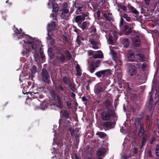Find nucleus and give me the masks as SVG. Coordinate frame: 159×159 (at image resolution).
I'll use <instances>...</instances> for the list:
<instances>
[{
  "mask_svg": "<svg viewBox=\"0 0 159 159\" xmlns=\"http://www.w3.org/2000/svg\"><path fill=\"white\" fill-rule=\"evenodd\" d=\"M39 46V45L36 43H31L29 41L26 43V41H25L24 44V49L21 52L22 55L28 57L29 53L33 50L36 52L38 49Z\"/></svg>",
  "mask_w": 159,
  "mask_h": 159,
  "instance_id": "obj_1",
  "label": "nucleus"
},
{
  "mask_svg": "<svg viewBox=\"0 0 159 159\" xmlns=\"http://www.w3.org/2000/svg\"><path fill=\"white\" fill-rule=\"evenodd\" d=\"M117 116L113 109H108L103 111L101 114V117L102 120L108 121L111 118H116Z\"/></svg>",
  "mask_w": 159,
  "mask_h": 159,
  "instance_id": "obj_2",
  "label": "nucleus"
},
{
  "mask_svg": "<svg viewBox=\"0 0 159 159\" xmlns=\"http://www.w3.org/2000/svg\"><path fill=\"white\" fill-rule=\"evenodd\" d=\"M60 113H61L62 118L59 119V124L61 125L69 124L70 123V121L67 120V119L71 118L69 111L66 110H61L60 111Z\"/></svg>",
  "mask_w": 159,
  "mask_h": 159,
  "instance_id": "obj_3",
  "label": "nucleus"
},
{
  "mask_svg": "<svg viewBox=\"0 0 159 159\" xmlns=\"http://www.w3.org/2000/svg\"><path fill=\"white\" fill-rule=\"evenodd\" d=\"M50 98L56 102L57 107L61 108L62 107V103L60 96L57 95L54 90H51L50 92Z\"/></svg>",
  "mask_w": 159,
  "mask_h": 159,
  "instance_id": "obj_4",
  "label": "nucleus"
},
{
  "mask_svg": "<svg viewBox=\"0 0 159 159\" xmlns=\"http://www.w3.org/2000/svg\"><path fill=\"white\" fill-rule=\"evenodd\" d=\"M56 52L57 55V57L58 61L61 62H64L66 57L64 54V53H65L64 48L60 47H57L56 48Z\"/></svg>",
  "mask_w": 159,
  "mask_h": 159,
  "instance_id": "obj_5",
  "label": "nucleus"
},
{
  "mask_svg": "<svg viewBox=\"0 0 159 159\" xmlns=\"http://www.w3.org/2000/svg\"><path fill=\"white\" fill-rule=\"evenodd\" d=\"M101 60H98L95 61L94 60H92L89 62V69L90 73H93L95 71L96 68L99 67L100 65Z\"/></svg>",
  "mask_w": 159,
  "mask_h": 159,
  "instance_id": "obj_6",
  "label": "nucleus"
},
{
  "mask_svg": "<svg viewBox=\"0 0 159 159\" xmlns=\"http://www.w3.org/2000/svg\"><path fill=\"white\" fill-rule=\"evenodd\" d=\"M41 77L42 80L44 82L48 84H50L51 83L50 76L47 70L45 68H43L42 70Z\"/></svg>",
  "mask_w": 159,
  "mask_h": 159,
  "instance_id": "obj_7",
  "label": "nucleus"
},
{
  "mask_svg": "<svg viewBox=\"0 0 159 159\" xmlns=\"http://www.w3.org/2000/svg\"><path fill=\"white\" fill-rule=\"evenodd\" d=\"M111 75V71L109 69L101 70L97 72L95 75L97 77L100 78L102 77H104L108 75Z\"/></svg>",
  "mask_w": 159,
  "mask_h": 159,
  "instance_id": "obj_8",
  "label": "nucleus"
},
{
  "mask_svg": "<svg viewBox=\"0 0 159 159\" xmlns=\"http://www.w3.org/2000/svg\"><path fill=\"white\" fill-rule=\"evenodd\" d=\"M94 91L95 93L97 95L105 91V89L102 83L99 82L97 84L94 86Z\"/></svg>",
  "mask_w": 159,
  "mask_h": 159,
  "instance_id": "obj_9",
  "label": "nucleus"
},
{
  "mask_svg": "<svg viewBox=\"0 0 159 159\" xmlns=\"http://www.w3.org/2000/svg\"><path fill=\"white\" fill-rule=\"evenodd\" d=\"M121 31L125 33L127 35H129L132 32V28L128 25H125L124 26H123L120 27Z\"/></svg>",
  "mask_w": 159,
  "mask_h": 159,
  "instance_id": "obj_10",
  "label": "nucleus"
},
{
  "mask_svg": "<svg viewBox=\"0 0 159 159\" xmlns=\"http://www.w3.org/2000/svg\"><path fill=\"white\" fill-rule=\"evenodd\" d=\"M106 150L104 148H99L96 151V155L98 157H104L106 155Z\"/></svg>",
  "mask_w": 159,
  "mask_h": 159,
  "instance_id": "obj_11",
  "label": "nucleus"
},
{
  "mask_svg": "<svg viewBox=\"0 0 159 159\" xmlns=\"http://www.w3.org/2000/svg\"><path fill=\"white\" fill-rule=\"evenodd\" d=\"M25 38L26 39H27V41H25V40H23V41L24 43V41H26V43H27L28 41H29L30 42H31V43H36L37 44H38L37 42H34L30 41V40H33V38L29 36L28 35L25 34L24 32H23L20 35V36L18 37V39H21L22 38Z\"/></svg>",
  "mask_w": 159,
  "mask_h": 159,
  "instance_id": "obj_12",
  "label": "nucleus"
},
{
  "mask_svg": "<svg viewBox=\"0 0 159 159\" xmlns=\"http://www.w3.org/2000/svg\"><path fill=\"white\" fill-rule=\"evenodd\" d=\"M135 57V54L133 50L131 49L128 51L127 53V58L129 61H134Z\"/></svg>",
  "mask_w": 159,
  "mask_h": 159,
  "instance_id": "obj_13",
  "label": "nucleus"
},
{
  "mask_svg": "<svg viewBox=\"0 0 159 159\" xmlns=\"http://www.w3.org/2000/svg\"><path fill=\"white\" fill-rule=\"evenodd\" d=\"M104 106L107 109H112L113 108L112 101L109 99H107L104 101Z\"/></svg>",
  "mask_w": 159,
  "mask_h": 159,
  "instance_id": "obj_14",
  "label": "nucleus"
},
{
  "mask_svg": "<svg viewBox=\"0 0 159 159\" xmlns=\"http://www.w3.org/2000/svg\"><path fill=\"white\" fill-rule=\"evenodd\" d=\"M84 20V17L82 16L81 15L77 16L75 18V22L77 23L79 26H80V25H81L82 22Z\"/></svg>",
  "mask_w": 159,
  "mask_h": 159,
  "instance_id": "obj_15",
  "label": "nucleus"
},
{
  "mask_svg": "<svg viewBox=\"0 0 159 159\" xmlns=\"http://www.w3.org/2000/svg\"><path fill=\"white\" fill-rule=\"evenodd\" d=\"M136 70L135 66L131 65L129 67L128 71L129 74L131 76L135 75L136 73Z\"/></svg>",
  "mask_w": 159,
  "mask_h": 159,
  "instance_id": "obj_16",
  "label": "nucleus"
},
{
  "mask_svg": "<svg viewBox=\"0 0 159 159\" xmlns=\"http://www.w3.org/2000/svg\"><path fill=\"white\" fill-rule=\"evenodd\" d=\"M102 126L106 128L110 129H112L114 127L113 123L108 121L104 122L102 124Z\"/></svg>",
  "mask_w": 159,
  "mask_h": 159,
  "instance_id": "obj_17",
  "label": "nucleus"
},
{
  "mask_svg": "<svg viewBox=\"0 0 159 159\" xmlns=\"http://www.w3.org/2000/svg\"><path fill=\"white\" fill-rule=\"evenodd\" d=\"M140 39L138 36L134 38L133 39V45L136 47H138L140 46Z\"/></svg>",
  "mask_w": 159,
  "mask_h": 159,
  "instance_id": "obj_18",
  "label": "nucleus"
},
{
  "mask_svg": "<svg viewBox=\"0 0 159 159\" xmlns=\"http://www.w3.org/2000/svg\"><path fill=\"white\" fill-rule=\"evenodd\" d=\"M56 27V22L55 21H52L51 22V24H49L48 25L47 27V30L48 31H51L52 30H54Z\"/></svg>",
  "mask_w": 159,
  "mask_h": 159,
  "instance_id": "obj_19",
  "label": "nucleus"
},
{
  "mask_svg": "<svg viewBox=\"0 0 159 159\" xmlns=\"http://www.w3.org/2000/svg\"><path fill=\"white\" fill-rule=\"evenodd\" d=\"M31 95H33L34 98H42L43 97V96L42 94H40L38 92L33 91L31 92Z\"/></svg>",
  "mask_w": 159,
  "mask_h": 159,
  "instance_id": "obj_20",
  "label": "nucleus"
},
{
  "mask_svg": "<svg viewBox=\"0 0 159 159\" xmlns=\"http://www.w3.org/2000/svg\"><path fill=\"white\" fill-rule=\"evenodd\" d=\"M97 52L98 53L94 54L93 55V57L94 59L96 58H102L103 57V54L101 50H99L97 51Z\"/></svg>",
  "mask_w": 159,
  "mask_h": 159,
  "instance_id": "obj_21",
  "label": "nucleus"
},
{
  "mask_svg": "<svg viewBox=\"0 0 159 159\" xmlns=\"http://www.w3.org/2000/svg\"><path fill=\"white\" fill-rule=\"evenodd\" d=\"M89 24V22L87 21H84L83 22L82 24L80 25V27L83 30H86L88 29V25Z\"/></svg>",
  "mask_w": 159,
  "mask_h": 159,
  "instance_id": "obj_22",
  "label": "nucleus"
},
{
  "mask_svg": "<svg viewBox=\"0 0 159 159\" xmlns=\"http://www.w3.org/2000/svg\"><path fill=\"white\" fill-rule=\"evenodd\" d=\"M128 7L129 9L131 11V12H132L133 13L137 15L139 14V12L137 10L135 9L133 7L131 6L130 4H128Z\"/></svg>",
  "mask_w": 159,
  "mask_h": 159,
  "instance_id": "obj_23",
  "label": "nucleus"
},
{
  "mask_svg": "<svg viewBox=\"0 0 159 159\" xmlns=\"http://www.w3.org/2000/svg\"><path fill=\"white\" fill-rule=\"evenodd\" d=\"M122 43L124 46L125 48H127L129 47L130 43L129 39L127 38L123 39Z\"/></svg>",
  "mask_w": 159,
  "mask_h": 159,
  "instance_id": "obj_24",
  "label": "nucleus"
},
{
  "mask_svg": "<svg viewBox=\"0 0 159 159\" xmlns=\"http://www.w3.org/2000/svg\"><path fill=\"white\" fill-rule=\"evenodd\" d=\"M63 81L64 84L66 85H69L71 83L69 77L66 76L63 77Z\"/></svg>",
  "mask_w": 159,
  "mask_h": 159,
  "instance_id": "obj_25",
  "label": "nucleus"
},
{
  "mask_svg": "<svg viewBox=\"0 0 159 159\" xmlns=\"http://www.w3.org/2000/svg\"><path fill=\"white\" fill-rule=\"evenodd\" d=\"M76 76H80L82 74L81 70L80 69V66L78 64H77L76 66Z\"/></svg>",
  "mask_w": 159,
  "mask_h": 159,
  "instance_id": "obj_26",
  "label": "nucleus"
},
{
  "mask_svg": "<svg viewBox=\"0 0 159 159\" xmlns=\"http://www.w3.org/2000/svg\"><path fill=\"white\" fill-rule=\"evenodd\" d=\"M90 42L91 44L93 45V49H97L98 48V44L93 39H91L90 40Z\"/></svg>",
  "mask_w": 159,
  "mask_h": 159,
  "instance_id": "obj_27",
  "label": "nucleus"
},
{
  "mask_svg": "<svg viewBox=\"0 0 159 159\" xmlns=\"http://www.w3.org/2000/svg\"><path fill=\"white\" fill-rule=\"evenodd\" d=\"M104 16L107 20L108 21H113V19L111 13L108 14V16L105 13L104 15Z\"/></svg>",
  "mask_w": 159,
  "mask_h": 159,
  "instance_id": "obj_28",
  "label": "nucleus"
},
{
  "mask_svg": "<svg viewBox=\"0 0 159 159\" xmlns=\"http://www.w3.org/2000/svg\"><path fill=\"white\" fill-rule=\"evenodd\" d=\"M147 139V135H144L143 136V138L142 140V144L141 146V149H142L143 147L145 145L146 141Z\"/></svg>",
  "mask_w": 159,
  "mask_h": 159,
  "instance_id": "obj_29",
  "label": "nucleus"
},
{
  "mask_svg": "<svg viewBox=\"0 0 159 159\" xmlns=\"http://www.w3.org/2000/svg\"><path fill=\"white\" fill-rule=\"evenodd\" d=\"M96 135H98L101 139L104 138L107 136V134L105 133L101 132H98Z\"/></svg>",
  "mask_w": 159,
  "mask_h": 159,
  "instance_id": "obj_30",
  "label": "nucleus"
},
{
  "mask_svg": "<svg viewBox=\"0 0 159 159\" xmlns=\"http://www.w3.org/2000/svg\"><path fill=\"white\" fill-rule=\"evenodd\" d=\"M14 32L15 33V34H14V36H16L18 38V37L20 36V33L19 30L17 28L15 27V29H14Z\"/></svg>",
  "mask_w": 159,
  "mask_h": 159,
  "instance_id": "obj_31",
  "label": "nucleus"
},
{
  "mask_svg": "<svg viewBox=\"0 0 159 159\" xmlns=\"http://www.w3.org/2000/svg\"><path fill=\"white\" fill-rule=\"evenodd\" d=\"M65 53L66 54V58L68 60H70L72 58V55L70 52L67 50H65Z\"/></svg>",
  "mask_w": 159,
  "mask_h": 159,
  "instance_id": "obj_32",
  "label": "nucleus"
},
{
  "mask_svg": "<svg viewBox=\"0 0 159 159\" xmlns=\"http://www.w3.org/2000/svg\"><path fill=\"white\" fill-rule=\"evenodd\" d=\"M141 119L140 118H137L135 119L134 121V125L136 126L139 125L141 121Z\"/></svg>",
  "mask_w": 159,
  "mask_h": 159,
  "instance_id": "obj_33",
  "label": "nucleus"
},
{
  "mask_svg": "<svg viewBox=\"0 0 159 159\" xmlns=\"http://www.w3.org/2000/svg\"><path fill=\"white\" fill-rule=\"evenodd\" d=\"M53 9H52V11H54V12H57L58 11V7H57V4L54 5L53 3L52 4Z\"/></svg>",
  "mask_w": 159,
  "mask_h": 159,
  "instance_id": "obj_34",
  "label": "nucleus"
},
{
  "mask_svg": "<svg viewBox=\"0 0 159 159\" xmlns=\"http://www.w3.org/2000/svg\"><path fill=\"white\" fill-rule=\"evenodd\" d=\"M136 56L140 58V59L141 61H144L145 57L143 54L141 53H138L137 54Z\"/></svg>",
  "mask_w": 159,
  "mask_h": 159,
  "instance_id": "obj_35",
  "label": "nucleus"
},
{
  "mask_svg": "<svg viewBox=\"0 0 159 159\" xmlns=\"http://www.w3.org/2000/svg\"><path fill=\"white\" fill-rule=\"evenodd\" d=\"M118 6L119 8H121L124 11H126L127 10V7L125 5H122L121 4H118Z\"/></svg>",
  "mask_w": 159,
  "mask_h": 159,
  "instance_id": "obj_36",
  "label": "nucleus"
},
{
  "mask_svg": "<svg viewBox=\"0 0 159 159\" xmlns=\"http://www.w3.org/2000/svg\"><path fill=\"white\" fill-rule=\"evenodd\" d=\"M146 120L147 125L149 126L151 123L150 117L149 116L147 115L146 117Z\"/></svg>",
  "mask_w": 159,
  "mask_h": 159,
  "instance_id": "obj_37",
  "label": "nucleus"
},
{
  "mask_svg": "<svg viewBox=\"0 0 159 159\" xmlns=\"http://www.w3.org/2000/svg\"><path fill=\"white\" fill-rule=\"evenodd\" d=\"M62 17L63 16V15L64 14H68L69 12V10L68 9L66 8H63L62 9Z\"/></svg>",
  "mask_w": 159,
  "mask_h": 159,
  "instance_id": "obj_38",
  "label": "nucleus"
},
{
  "mask_svg": "<svg viewBox=\"0 0 159 159\" xmlns=\"http://www.w3.org/2000/svg\"><path fill=\"white\" fill-rule=\"evenodd\" d=\"M37 67L35 66H33L31 69V72L33 74H35L36 72Z\"/></svg>",
  "mask_w": 159,
  "mask_h": 159,
  "instance_id": "obj_39",
  "label": "nucleus"
},
{
  "mask_svg": "<svg viewBox=\"0 0 159 159\" xmlns=\"http://www.w3.org/2000/svg\"><path fill=\"white\" fill-rule=\"evenodd\" d=\"M71 90L73 92H75V86L72 84V83L69 85Z\"/></svg>",
  "mask_w": 159,
  "mask_h": 159,
  "instance_id": "obj_40",
  "label": "nucleus"
},
{
  "mask_svg": "<svg viewBox=\"0 0 159 159\" xmlns=\"http://www.w3.org/2000/svg\"><path fill=\"white\" fill-rule=\"evenodd\" d=\"M89 13H87L86 14L83 13L82 14V16L83 17H84V20L86 19V20L89 19Z\"/></svg>",
  "mask_w": 159,
  "mask_h": 159,
  "instance_id": "obj_41",
  "label": "nucleus"
},
{
  "mask_svg": "<svg viewBox=\"0 0 159 159\" xmlns=\"http://www.w3.org/2000/svg\"><path fill=\"white\" fill-rule=\"evenodd\" d=\"M145 131H142L140 130L139 133L138 135L140 137H141L143 136H144V135H147L146 134H145L144 133Z\"/></svg>",
  "mask_w": 159,
  "mask_h": 159,
  "instance_id": "obj_42",
  "label": "nucleus"
},
{
  "mask_svg": "<svg viewBox=\"0 0 159 159\" xmlns=\"http://www.w3.org/2000/svg\"><path fill=\"white\" fill-rule=\"evenodd\" d=\"M76 42L77 43L78 46H80L81 44H83V43L81 42V40L79 39L78 38H76Z\"/></svg>",
  "mask_w": 159,
  "mask_h": 159,
  "instance_id": "obj_43",
  "label": "nucleus"
},
{
  "mask_svg": "<svg viewBox=\"0 0 159 159\" xmlns=\"http://www.w3.org/2000/svg\"><path fill=\"white\" fill-rule=\"evenodd\" d=\"M73 28H74V31L77 33V35L79 34V31L80 30L79 29H77L76 27L75 26H73Z\"/></svg>",
  "mask_w": 159,
  "mask_h": 159,
  "instance_id": "obj_44",
  "label": "nucleus"
},
{
  "mask_svg": "<svg viewBox=\"0 0 159 159\" xmlns=\"http://www.w3.org/2000/svg\"><path fill=\"white\" fill-rule=\"evenodd\" d=\"M66 104L67 108L69 109H71L72 108L71 104L68 101L66 102Z\"/></svg>",
  "mask_w": 159,
  "mask_h": 159,
  "instance_id": "obj_45",
  "label": "nucleus"
},
{
  "mask_svg": "<svg viewBox=\"0 0 159 159\" xmlns=\"http://www.w3.org/2000/svg\"><path fill=\"white\" fill-rule=\"evenodd\" d=\"M124 22L125 21L124 20L122 17H121L120 18V20L119 24V26L120 27H121V26H123Z\"/></svg>",
  "mask_w": 159,
  "mask_h": 159,
  "instance_id": "obj_46",
  "label": "nucleus"
},
{
  "mask_svg": "<svg viewBox=\"0 0 159 159\" xmlns=\"http://www.w3.org/2000/svg\"><path fill=\"white\" fill-rule=\"evenodd\" d=\"M39 54L41 58L43 60L45 58V56L44 55L43 52V51H40L39 52Z\"/></svg>",
  "mask_w": 159,
  "mask_h": 159,
  "instance_id": "obj_47",
  "label": "nucleus"
},
{
  "mask_svg": "<svg viewBox=\"0 0 159 159\" xmlns=\"http://www.w3.org/2000/svg\"><path fill=\"white\" fill-rule=\"evenodd\" d=\"M156 153L157 156L159 157V145L157 146L156 150Z\"/></svg>",
  "mask_w": 159,
  "mask_h": 159,
  "instance_id": "obj_48",
  "label": "nucleus"
},
{
  "mask_svg": "<svg viewBox=\"0 0 159 159\" xmlns=\"http://www.w3.org/2000/svg\"><path fill=\"white\" fill-rule=\"evenodd\" d=\"M94 51L92 50H89L88 51V55L89 56L93 55L94 54Z\"/></svg>",
  "mask_w": 159,
  "mask_h": 159,
  "instance_id": "obj_49",
  "label": "nucleus"
},
{
  "mask_svg": "<svg viewBox=\"0 0 159 159\" xmlns=\"http://www.w3.org/2000/svg\"><path fill=\"white\" fill-rule=\"evenodd\" d=\"M50 44L52 46H54L55 43V41L54 39H52L50 41Z\"/></svg>",
  "mask_w": 159,
  "mask_h": 159,
  "instance_id": "obj_50",
  "label": "nucleus"
},
{
  "mask_svg": "<svg viewBox=\"0 0 159 159\" xmlns=\"http://www.w3.org/2000/svg\"><path fill=\"white\" fill-rule=\"evenodd\" d=\"M50 32V31H48V37H46V39L48 40H50V39H51L52 38V37L49 34V33Z\"/></svg>",
  "mask_w": 159,
  "mask_h": 159,
  "instance_id": "obj_51",
  "label": "nucleus"
},
{
  "mask_svg": "<svg viewBox=\"0 0 159 159\" xmlns=\"http://www.w3.org/2000/svg\"><path fill=\"white\" fill-rule=\"evenodd\" d=\"M140 130L142 131H145V130L144 127V126L143 124H141L140 125Z\"/></svg>",
  "mask_w": 159,
  "mask_h": 159,
  "instance_id": "obj_52",
  "label": "nucleus"
},
{
  "mask_svg": "<svg viewBox=\"0 0 159 159\" xmlns=\"http://www.w3.org/2000/svg\"><path fill=\"white\" fill-rule=\"evenodd\" d=\"M58 88L61 91L63 92L64 90V89L62 86L61 85H59Z\"/></svg>",
  "mask_w": 159,
  "mask_h": 159,
  "instance_id": "obj_53",
  "label": "nucleus"
},
{
  "mask_svg": "<svg viewBox=\"0 0 159 159\" xmlns=\"http://www.w3.org/2000/svg\"><path fill=\"white\" fill-rule=\"evenodd\" d=\"M117 55L116 53H114L112 54V59L113 60H115L116 58Z\"/></svg>",
  "mask_w": 159,
  "mask_h": 159,
  "instance_id": "obj_54",
  "label": "nucleus"
},
{
  "mask_svg": "<svg viewBox=\"0 0 159 159\" xmlns=\"http://www.w3.org/2000/svg\"><path fill=\"white\" fill-rule=\"evenodd\" d=\"M75 4H76V3H75ZM75 7L78 9L80 11L82 10L81 9L83 8L82 7H79L78 6V5H76V4H75Z\"/></svg>",
  "mask_w": 159,
  "mask_h": 159,
  "instance_id": "obj_55",
  "label": "nucleus"
},
{
  "mask_svg": "<svg viewBox=\"0 0 159 159\" xmlns=\"http://www.w3.org/2000/svg\"><path fill=\"white\" fill-rule=\"evenodd\" d=\"M82 100L83 101L86 102V103H87L88 101L87 99L85 96H83L82 97Z\"/></svg>",
  "mask_w": 159,
  "mask_h": 159,
  "instance_id": "obj_56",
  "label": "nucleus"
},
{
  "mask_svg": "<svg viewBox=\"0 0 159 159\" xmlns=\"http://www.w3.org/2000/svg\"><path fill=\"white\" fill-rule=\"evenodd\" d=\"M118 103L117 102V100L116 99L114 102V106L116 108V106L118 105Z\"/></svg>",
  "mask_w": 159,
  "mask_h": 159,
  "instance_id": "obj_57",
  "label": "nucleus"
},
{
  "mask_svg": "<svg viewBox=\"0 0 159 159\" xmlns=\"http://www.w3.org/2000/svg\"><path fill=\"white\" fill-rule=\"evenodd\" d=\"M68 6L67 3L66 2H64L62 6L63 8H66Z\"/></svg>",
  "mask_w": 159,
  "mask_h": 159,
  "instance_id": "obj_58",
  "label": "nucleus"
},
{
  "mask_svg": "<svg viewBox=\"0 0 159 159\" xmlns=\"http://www.w3.org/2000/svg\"><path fill=\"white\" fill-rule=\"evenodd\" d=\"M51 16L53 18V19L54 20H57V17L54 13H52L51 14Z\"/></svg>",
  "mask_w": 159,
  "mask_h": 159,
  "instance_id": "obj_59",
  "label": "nucleus"
},
{
  "mask_svg": "<svg viewBox=\"0 0 159 159\" xmlns=\"http://www.w3.org/2000/svg\"><path fill=\"white\" fill-rule=\"evenodd\" d=\"M70 147L69 146H67L66 148L65 151L66 152H69L70 150Z\"/></svg>",
  "mask_w": 159,
  "mask_h": 159,
  "instance_id": "obj_60",
  "label": "nucleus"
},
{
  "mask_svg": "<svg viewBox=\"0 0 159 159\" xmlns=\"http://www.w3.org/2000/svg\"><path fill=\"white\" fill-rule=\"evenodd\" d=\"M96 15L98 17H100V12L99 11H98L96 12Z\"/></svg>",
  "mask_w": 159,
  "mask_h": 159,
  "instance_id": "obj_61",
  "label": "nucleus"
},
{
  "mask_svg": "<svg viewBox=\"0 0 159 159\" xmlns=\"http://www.w3.org/2000/svg\"><path fill=\"white\" fill-rule=\"evenodd\" d=\"M66 14H64V15H63V16H62V13L61 14V17L62 18V19H65L66 18Z\"/></svg>",
  "mask_w": 159,
  "mask_h": 159,
  "instance_id": "obj_62",
  "label": "nucleus"
},
{
  "mask_svg": "<svg viewBox=\"0 0 159 159\" xmlns=\"http://www.w3.org/2000/svg\"><path fill=\"white\" fill-rule=\"evenodd\" d=\"M144 1L146 4L147 5H148L150 2V0H144Z\"/></svg>",
  "mask_w": 159,
  "mask_h": 159,
  "instance_id": "obj_63",
  "label": "nucleus"
},
{
  "mask_svg": "<svg viewBox=\"0 0 159 159\" xmlns=\"http://www.w3.org/2000/svg\"><path fill=\"white\" fill-rule=\"evenodd\" d=\"M148 154L149 156L150 157H152V154L151 152V151H148Z\"/></svg>",
  "mask_w": 159,
  "mask_h": 159,
  "instance_id": "obj_64",
  "label": "nucleus"
}]
</instances>
